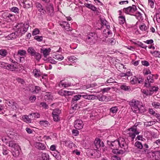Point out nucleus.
Instances as JSON below:
<instances>
[{"instance_id":"nucleus-1","label":"nucleus","mask_w":160,"mask_h":160,"mask_svg":"<svg viewBox=\"0 0 160 160\" xmlns=\"http://www.w3.org/2000/svg\"><path fill=\"white\" fill-rule=\"evenodd\" d=\"M109 147L112 149V152L114 154H122L126 151L128 146L126 143L125 139L122 137L113 141H107Z\"/></svg>"},{"instance_id":"nucleus-2","label":"nucleus","mask_w":160,"mask_h":160,"mask_svg":"<svg viewBox=\"0 0 160 160\" xmlns=\"http://www.w3.org/2000/svg\"><path fill=\"white\" fill-rule=\"evenodd\" d=\"M8 145L11 147V150L12 151V154L13 156L17 157L19 156V151L20 150V147L15 141L9 142Z\"/></svg>"},{"instance_id":"nucleus-3","label":"nucleus","mask_w":160,"mask_h":160,"mask_svg":"<svg viewBox=\"0 0 160 160\" xmlns=\"http://www.w3.org/2000/svg\"><path fill=\"white\" fill-rule=\"evenodd\" d=\"M147 157L148 160H160V150L148 151Z\"/></svg>"},{"instance_id":"nucleus-4","label":"nucleus","mask_w":160,"mask_h":160,"mask_svg":"<svg viewBox=\"0 0 160 160\" xmlns=\"http://www.w3.org/2000/svg\"><path fill=\"white\" fill-rule=\"evenodd\" d=\"M26 53L25 50L20 49L18 51L17 54L14 55V57L17 61L23 62L25 61V57Z\"/></svg>"},{"instance_id":"nucleus-5","label":"nucleus","mask_w":160,"mask_h":160,"mask_svg":"<svg viewBox=\"0 0 160 160\" xmlns=\"http://www.w3.org/2000/svg\"><path fill=\"white\" fill-rule=\"evenodd\" d=\"M98 39V36L96 34L91 32L88 34L86 36V42L90 45H93L97 42Z\"/></svg>"},{"instance_id":"nucleus-6","label":"nucleus","mask_w":160,"mask_h":160,"mask_svg":"<svg viewBox=\"0 0 160 160\" xmlns=\"http://www.w3.org/2000/svg\"><path fill=\"white\" fill-rule=\"evenodd\" d=\"M129 132L128 133L129 136L133 140L136 135L138 134L140 132L137 130V128L135 125L128 129Z\"/></svg>"},{"instance_id":"nucleus-7","label":"nucleus","mask_w":160,"mask_h":160,"mask_svg":"<svg viewBox=\"0 0 160 160\" xmlns=\"http://www.w3.org/2000/svg\"><path fill=\"white\" fill-rule=\"evenodd\" d=\"M139 104V101L136 99H132L130 102L129 104L131 107V109L135 113L138 111V108Z\"/></svg>"},{"instance_id":"nucleus-8","label":"nucleus","mask_w":160,"mask_h":160,"mask_svg":"<svg viewBox=\"0 0 160 160\" xmlns=\"http://www.w3.org/2000/svg\"><path fill=\"white\" fill-rule=\"evenodd\" d=\"M158 76L157 74H151L149 75L147 78V80L145 82V84L146 87L151 86V83H153L154 82L155 79H157Z\"/></svg>"},{"instance_id":"nucleus-9","label":"nucleus","mask_w":160,"mask_h":160,"mask_svg":"<svg viewBox=\"0 0 160 160\" xmlns=\"http://www.w3.org/2000/svg\"><path fill=\"white\" fill-rule=\"evenodd\" d=\"M137 9L136 6L135 5H132V6H129L127 8H124L123 11L127 14L132 15H133V13L136 11Z\"/></svg>"},{"instance_id":"nucleus-10","label":"nucleus","mask_w":160,"mask_h":160,"mask_svg":"<svg viewBox=\"0 0 160 160\" xmlns=\"http://www.w3.org/2000/svg\"><path fill=\"white\" fill-rule=\"evenodd\" d=\"M61 113V111L58 109L57 108L53 110L52 115L54 121L58 122L60 120L59 115Z\"/></svg>"},{"instance_id":"nucleus-11","label":"nucleus","mask_w":160,"mask_h":160,"mask_svg":"<svg viewBox=\"0 0 160 160\" xmlns=\"http://www.w3.org/2000/svg\"><path fill=\"white\" fill-rule=\"evenodd\" d=\"M83 126V124L82 121L80 120H77L74 122V128L78 130L82 129Z\"/></svg>"},{"instance_id":"nucleus-12","label":"nucleus","mask_w":160,"mask_h":160,"mask_svg":"<svg viewBox=\"0 0 160 160\" xmlns=\"http://www.w3.org/2000/svg\"><path fill=\"white\" fill-rule=\"evenodd\" d=\"M59 23L60 26L64 28L66 30L70 31L72 30L70 27V24L65 21H59Z\"/></svg>"},{"instance_id":"nucleus-13","label":"nucleus","mask_w":160,"mask_h":160,"mask_svg":"<svg viewBox=\"0 0 160 160\" xmlns=\"http://www.w3.org/2000/svg\"><path fill=\"white\" fill-rule=\"evenodd\" d=\"M75 85V84L71 83V82H64L63 81H61L59 84V86L61 88H67L72 85Z\"/></svg>"},{"instance_id":"nucleus-14","label":"nucleus","mask_w":160,"mask_h":160,"mask_svg":"<svg viewBox=\"0 0 160 160\" xmlns=\"http://www.w3.org/2000/svg\"><path fill=\"white\" fill-rule=\"evenodd\" d=\"M94 144L97 149H98L101 147L104 146V143L102 142H101L100 139L98 138L96 139L94 142Z\"/></svg>"},{"instance_id":"nucleus-15","label":"nucleus","mask_w":160,"mask_h":160,"mask_svg":"<svg viewBox=\"0 0 160 160\" xmlns=\"http://www.w3.org/2000/svg\"><path fill=\"white\" fill-rule=\"evenodd\" d=\"M106 29H105L103 32V35L105 37H107L108 36H110L111 34H112V33L109 30L110 28V26H107Z\"/></svg>"},{"instance_id":"nucleus-16","label":"nucleus","mask_w":160,"mask_h":160,"mask_svg":"<svg viewBox=\"0 0 160 160\" xmlns=\"http://www.w3.org/2000/svg\"><path fill=\"white\" fill-rule=\"evenodd\" d=\"M82 97L84 98L90 100H94L97 99V97L93 95H88L87 94L85 93V95H82Z\"/></svg>"},{"instance_id":"nucleus-17","label":"nucleus","mask_w":160,"mask_h":160,"mask_svg":"<svg viewBox=\"0 0 160 160\" xmlns=\"http://www.w3.org/2000/svg\"><path fill=\"white\" fill-rule=\"evenodd\" d=\"M29 25L28 24H24L22 27L20 29V32L22 34H24L28 30Z\"/></svg>"},{"instance_id":"nucleus-18","label":"nucleus","mask_w":160,"mask_h":160,"mask_svg":"<svg viewBox=\"0 0 160 160\" xmlns=\"http://www.w3.org/2000/svg\"><path fill=\"white\" fill-rule=\"evenodd\" d=\"M51 49L50 48H42L41 50V52L42 53L43 56L45 57H46L48 55L50 52H51Z\"/></svg>"},{"instance_id":"nucleus-19","label":"nucleus","mask_w":160,"mask_h":160,"mask_svg":"<svg viewBox=\"0 0 160 160\" xmlns=\"http://www.w3.org/2000/svg\"><path fill=\"white\" fill-rule=\"evenodd\" d=\"M47 10L51 16H52L53 15L54 9L52 5L50 4L49 5H48L47 7Z\"/></svg>"},{"instance_id":"nucleus-20","label":"nucleus","mask_w":160,"mask_h":160,"mask_svg":"<svg viewBox=\"0 0 160 160\" xmlns=\"http://www.w3.org/2000/svg\"><path fill=\"white\" fill-rule=\"evenodd\" d=\"M36 6L38 9V10L40 12H42L43 14H45L46 11L44 9L40 3L38 2L36 3Z\"/></svg>"},{"instance_id":"nucleus-21","label":"nucleus","mask_w":160,"mask_h":160,"mask_svg":"<svg viewBox=\"0 0 160 160\" xmlns=\"http://www.w3.org/2000/svg\"><path fill=\"white\" fill-rule=\"evenodd\" d=\"M35 146L38 149L42 150H44L46 148V147L44 144L40 142H36Z\"/></svg>"},{"instance_id":"nucleus-22","label":"nucleus","mask_w":160,"mask_h":160,"mask_svg":"<svg viewBox=\"0 0 160 160\" xmlns=\"http://www.w3.org/2000/svg\"><path fill=\"white\" fill-rule=\"evenodd\" d=\"M84 5L86 7L93 11H97V8L96 7L91 4L85 3Z\"/></svg>"},{"instance_id":"nucleus-23","label":"nucleus","mask_w":160,"mask_h":160,"mask_svg":"<svg viewBox=\"0 0 160 160\" xmlns=\"http://www.w3.org/2000/svg\"><path fill=\"white\" fill-rule=\"evenodd\" d=\"M120 12V16L118 17V21L120 24H123L125 22V19L124 16L121 15V11H119Z\"/></svg>"},{"instance_id":"nucleus-24","label":"nucleus","mask_w":160,"mask_h":160,"mask_svg":"<svg viewBox=\"0 0 160 160\" xmlns=\"http://www.w3.org/2000/svg\"><path fill=\"white\" fill-rule=\"evenodd\" d=\"M32 73L36 78L40 77L41 74L40 70L36 69L33 70Z\"/></svg>"},{"instance_id":"nucleus-25","label":"nucleus","mask_w":160,"mask_h":160,"mask_svg":"<svg viewBox=\"0 0 160 160\" xmlns=\"http://www.w3.org/2000/svg\"><path fill=\"white\" fill-rule=\"evenodd\" d=\"M120 88L121 89L126 91L129 92L131 90V88L130 86H127L125 84L122 85L120 86Z\"/></svg>"},{"instance_id":"nucleus-26","label":"nucleus","mask_w":160,"mask_h":160,"mask_svg":"<svg viewBox=\"0 0 160 160\" xmlns=\"http://www.w3.org/2000/svg\"><path fill=\"white\" fill-rule=\"evenodd\" d=\"M138 111L137 112H135V113H138L139 112L143 113L145 112L146 111L145 107L142 105H141L140 107H138Z\"/></svg>"},{"instance_id":"nucleus-27","label":"nucleus","mask_w":160,"mask_h":160,"mask_svg":"<svg viewBox=\"0 0 160 160\" xmlns=\"http://www.w3.org/2000/svg\"><path fill=\"white\" fill-rule=\"evenodd\" d=\"M32 56H33L36 60L38 61L40 60L41 58V55L40 53L36 51L34 52V53Z\"/></svg>"},{"instance_id":"nucleus-28","label":"nucleus","mask_w":160,"mask_h":160,"mask_svg":"<svg viewBox=\"0 0 160 160\" xmlns=\"http://www.w3.org/2000/svg\"><path fill=\"white\" fill-rule=\"evenodd\" d=\"M138 78L135 76H133L130 78V82L132 84H135L138 82Z\"/></svg>"},{"instance_id":"nucleus-29","label":"nucleus","mask_w":160,"mask_h":160,"mask_svg":"<svg viewBox=\"0 0 160 160\" xmlns=\"http://www.w3.org/2000/svg\"><path fill=\"white\" fill-rule=\"evenodd\" d=\"M116 42V40L113 38H111L108 39L106 40V42L108 44H111V45H114Z\"/></svg>"},{"instance_id":"nucleus-30","label":"nucleus","mask_w":160,"mask_h":160,"mask_svg":"<svg viewBox=\"0 0 160 160\" xmlns=\"http://www.w3.org/2000/svg\"><path fill=\"white\" fill-rule=\"evenodd\" d=\"M29 116L24 115L22 117V118L25 122L28 123H31V120L30 118H29Z\"/></svg>"},{"instance_id":"nucleus-31","label":"nucleus","mask_w":160,"mask_h":160,"mask_svg":"<svg viewBox=\"0 0 160 160\" xmlns=\"http://www.w3.org/2000/svg\"><path fill=\"white\" fill-rule=\"evenodd\" d=\"M81 97H82V95L79 94L74 96L72 99V102H73L74 103H75V102L79 100Z\"/></svg>"},{"instance_id":"nucleus-32","label":"nucleus","mask_w":160,"mask_h":160,"mask_svg":"<svg viewBox=\"0 0 160 160\" xmlns=\"http://www.w3.org/2000/svg\"><path fill=\"white\" fill-rule=\"evenodd\" d=\"M156 123V122L155 121H150L149 122H145L144 123V125L146 127H149L155 124Z\"/></svg>"},{"instance_id":"nucleus-33","label":"nucleus","mask_w":160,"mask_h":160,"mask_svg":"<svg viewBox=\"0 0 160 160\" xmlns=\"http://www.w3.org/2000/svg\"><path fill=\"white\" fill-rule=\"evenodd\" d=\"M44 98L46 100H52L53 97L50 93L47 92L45 95Z\"/></svg>"},{"instance_id":"nucleus-34","label":"nucleus","mask_w":160,"mask_h":160,"mask_svg":"<svg viewBox=\"0 0 160 160\" xmlns=\"http://www.w3.org/2000/svg\"><path fill=\"white\" fill-rule=\"evenodd\" d=\"M56 152H53L52 154L57 160H59L61 159V157L59 153L57 151H56Z\"/></svg>"},{"instance_id":"nucleus-35","label":"nucleus","mask_w":160,"mask_h":160,"mask_svg":"<svg viewBox=\"0 0 160 160\" xmlns=\"http://www.w3.org/2000/svg\"><path fill=\"white\" fill-rule=\"evenodd\" d=\"M100 22L102 25V26H105L106 27H107V26H109L108 25V22L107 21L103 18H101L100 19Z\"/></svg>"},{"instance_id":"nucleus-36","label":"nucleus","mask_w":160,"mask_h":160,"mask_svg":"<svg viewBox=\"0 0 160 160\" xmlns=\"http://www.w3.org/2000/svg\"><path fill=\"white\" fill-rule=\"evenodd\" d=\"M135 146L137 148L141 149L143 148L142 143L139 141H137L135 143Z\"/></svg>"},{"instance_id":"nucleus-37","label":"nucleus","mask_w":160,"mask_h":160,"mask_svg":"<svg viewBox=\"0 0 160 160\" xmlns=\"http://www.w3.org/2000/svg\"><path fill=\"white\" fill-rule=\"evenodd\" d=\"M39 123L42 126H44V127H47L49 125V123L48 122L45 120L40 121Z\"/></svg>"},{"instance_id":"nucleus-38","label":"nucleus","mask_w":160,"mask_h":160,"mask_svg":"<svg viewBox=\"0 0 160 160\" xmlns=\"http://www.w3.org/2000/svg\"><path fill=\"white\" fill-rule=\"evenodd\" d=\"M8 54L7 51L4 49L0 50V55L3 57H5Z\"/></svg>"},{"instance_id":"nucleus-39","label":"nucleus","mask_w":160,"mask_h":160,"mask_svg":"<svg viewBox=\"0 0 160 160\" xmlns=\"http://www.w3.org/2000/svg\"><path fill=\"white\" fill-rule=\"evenodd\" d=\"M18 32H13L8 35V38H10L11 39H14L16 38L17 36Z\"/></svg>"},{"instance_id":"nucleus-40","label":"nucleus","mask_w":160,"mask_h":160,"mask_svg":"<svg viewBox=\"0 0 160 160\" xmlns=\"http://www.w3.org/2000/svg\"><path fill=\"white\" fill-rule=\"evenodd\" d=\"M27 51L28 53H29L31 56L34 53V52H36L33 48L31 47H29L28 48Z\"/></svg>"},{"instance_id":"nucleus-41","label":"nucleus","mask_w":160,"mask_h":160,"mask_svg":"<svg viewBox=\"0 0 160 160\" xmlns=\"http://www.w3.org/2000/svg\"><path fill=\"white\" fill-rule=\"evenodd\" d=\"M134 44L144 49H146L147 47L146 45L141 42H135Z\"/></svg>"},{"instance_id":"nucleus-42","label":"nucleus","mask_w":160,"mask_h":160,"mask_svg":"<svg viewBox=\"0 0 160 160\" xmlns=\"http://www.w3.org/2000/svg\"><path fill=\"white\" fill-rule=\"evenodd\" d=\"M6 69L13 71L15 69L14 66L13 64H8L7 63Z\"/></svg>"},{"instance_id":"nucleus-43","label":"nucleus","mask_w":160,"mask_h":160,"mask_svg":"<svg viewBox=\"0 0 160 160\" xmlns=\"http://www.w3.org/2000/svg\"><path fill=\"white\" fill-rule=\"evenodd\" d=\"M152 105L153 107L156 108H160V103L158 102H152Z\"/></svg>"},{"instance_id":"nucleus-44","label":"nucleus","mask_w":160,"mask_h":160,"mask_svg":"<svg viewBox=\"0 0 160 160\" xmlns=\"http://www.w3.org/2000/svg\"><path fill=\"white\" fill-rule=\"evenodd\" d=\"M139 28L142 31H147L148 28L145 24H143L139 26Z\"/></svg>"},{"instance_id":"nucleus-45","label":"nucleus","mask_w":160,"mask_h":160,"mask_svg":"<svg viewBox=\"0 0 160 160\" xmlns=\"http://www.w3.org/2000/svg\"><path fill=\"white\" fill-rule=\"evenodd\" d=\"M42 160H48L49 156L46 153H43L42 154Z\"/></svg>"},{"instance_id":"nucleus-46","label":"nucleus","mask_w":160,"mask_h":160,"mask_svg":"<svg viewBox=\"0 0 160 160\" xmlns=\"http://www.w3.org/2000/svg\"><path fill=\"white\" fill-rule=\"evenodd\" d=\"M54 58L58 61H61L64 58V57L61 55L58 54L55 56Z\"/></svg>"},{"instance_id":"nucleus-47","label":"nucleus","mask_w":160,"mask_h":160,"mask_svg":"<svg viewBox=\"0 0 160 160\" xmlns=\"http://www.w3.org/2000/svg\"><path fill=\"white\" fill-rule=\"evenodd\" d=\"M64 142L65 146L69 147L72 146V144H73L72 142L70 140L65 141Z\"/></svg>"},{"instance_id":"nucleus-48","label":"nucleus","mask_w":160,"mask_h":160,"mask_svg":"<svg viewBox=\"0 0 160 160\" xmlns=\"http://www.w3.org/2000/svg\"><path fill=\"white\" fill-rule=\"evenodd\" d=\"M33 116L34 118H39L40 117V114L37 112H34L33 113H31V114H30L29 115V116L31 118V116Z\"/></svg>"},{"instance_id":"nucleus-49","label":"nucleus","mask_w":160,"mask_h":160,"mask_svg":"<svg viewBox=\"0 0 160 160\" xmlns=\"http://www.w3.org/2000/svg\"><path fill=\"white\" fill-rule=\"evenodd\" d=\"M10 10L12 12H13L16 13L17 14L19 13V9L18 8L16 7H13L12 8H11Z\"/></svg>"},{"instance_id":"nucleus-50","label":"nucleus","mask_w":160,"mask_h":160,"mask_svg":"<svg viewBox=\"0 0 160 160\" xmlns=\"http://www.w3.org/2000/svg\"><path fill=\"white\" fill-rule=\"evenodd\" d=\"M141 91L142 93L145 94L146 96L150 95L152 93L150 91H149L148 90H147L144 89L142 90Z\"/></svg>"},{"instance_id":"nucleus-51","label":"nucleus","mask_w":160,"mask_h":160,"mask_svg":"<svg viewBox=\"0 0 160 160\" xmlns=\"http://www.w3.org/2000/svg\"><path fill=\"white\" fill-rule=\"evenodd\" d=\"M68 60L71 62H75L77 61V58L74 56H70L67 58Z\"/></svg>"},{"instance_id":"nucleus-52","label":"nucleus","mask_w":160,"mask_h":160,"mask_svg":"<svg viewBox=\"0 0 160 160\" xmlns=\"http://www.w3.org/2000/svg\"><path fill=\"white\" fill-rule=\"evenodd\" d=\"M118 111V108L116 107H114L111 108L110 109V112L112 113H116Z\"/></svg>"},{"instance_id":"nucleus-53","label":"nucleus","mask_w":160,"mask_h":160,"mask_svg":"<svg viewBox=\"0 0 160 160\" xmlns=\"http://www.w3.org/2000/svg\"><path fill=\"white\" fill-rule=\"evenodd\" d=\"M14 16V15L9 13H7V18H8L10 20H12L13 19Z\"/></svg>"},{"instance_id":"nucleus-54","label":"nucleus","mask_w":160,"mask_h":160,"mask_svg":"<svg viewBox=\"0 0 160 160\" xmlns=\"http://www.w3.org/2000/svg\"><path fill=\"white\" fill-rule=\"evenodd\" d=\"M58 94H59L61 96H66V91L61 90L58 92Z\"/></svg>"},{"instance_id":"nucleus-55","label":"nucleus","mask_w":160,"mask_h":160,"mask_svg":"<svg viewBox=\"0 0 160 160\" xmlns=\"http://www.w3.org/2000/svg\"><path fill=\"white\" fill-rule=\"evenodd\" d=\"M148 5L152 8L154 7V2L152 0H148Z\"/></svg>"},{"instance_id":"nucleus-56","label":"nucleus","mask_w":160,"mask_h":160,"mask_svg":"<svg viewBox=\"0 0 160 160\" xmlns=\"http://www.w3.org/2000/svg\"><path fill=\"white\" fill-rule=\"evenodd\" d=\"M13 102L12 100H5V103L7 104L9 106L11 107L13 104Z\"/></svg>"},{"instance_id":"nucleus-57","label":"nucleus","mask_w":160,"mask_h":160,"mask_svg":"<svg viewBox=\"0 0 160 160\" xmlns=\"http://www.w3.org/2000/svg\"><path fill=\"white\" fill-rule=\"evenodd\" d=\"M39 30L38 28L35 29L32 32V35L33 36L39 33Z\"/></svg>"},{"instance_id":"nucleus-58","label":"nucleus","mask_w":160,"mask_h":160,"mask_svg":"<svg viewBox=\"0 0 160 160\" xmlns=\"http://www.w3.org/2000/svg\"><path fill=\"white\" fill-rule=\"evenodd\" d=\"M34 38L38 42H41L42 40V36H36L34 37Z\"/></svg>"},{"instance_id":"nucleus-59","label":"nucleus","mask_w":160,"mask_h":160,"mask_svg":"<svg viewBox=\"0 0 160 160\" xmlns=\"http://www.w3.org/2000/svg\"><path fill=\"white\" fill-rule=\"evenodd\" d=\"M40 90V88L39 87L35 86V89L32 92L33 93H37Z\"/></svg>"},{"instance_id":"nucleus-60","label":"nucleus","mask_w":160,"mask_h":160,"mask_svg":"<svg viewBox=\"0 0 160 160\" xmlns=\"http://www.w3.org/2000/svg\"><path fill=\"white\" fill-rule=\"evenodd\" d=\"M135 16L139 20L141 18L142 14L140 12H138L136 14Z\"/></svg>"},{"instance_id":"nucleus-61","label":"nucleus","mask_w":160,"mask_h":160,"mask_svg":"<svg viewBox=\"0 0 160 160\" xmlns=\"http://www.w3.org/2000/svg\"><path fill=\"white\" fill-rule=\"evenodd\" d=\"M116 82L115 81V80L113 79L112 78H110L109 79H108L106 82H105V83L106 84L107 83H115Z\"/></svg>"},{"instance_id":"nucleus-62","label":"nucleus","mask_w":160,"mask_h":160,"mask_svg":"<svg viewBox=\"0 0 160 160\" xmlns=\"http://www.w3.org/2000/svg\"><path fill=\"white\" fill-rule=\"evenodd\" d=\"M154 55L157 57L160 58V52L158 51H155L153 52Z\"/></svg>"},{"instance_id":"nucleus-63","label":"nucleus","mask_w":160,"mask_h":160,"mask_svg":"<svg viewBox=\"0 0 160 160\" xmlns=\"http://www.w3.org/2000/svg\"><path fill=\"white\" fill-rule=\"evenodd\" d=\"M112 160H121V158L116 155H114L112 156Z\"/></svg>"},{"instance_id":"nucleus-64","label":"nucleus","mask_w":160,"mask_h":160,"mask_svg":"<svg viewBox=\"0 0 160 160\" xmlns=\"http://www.w3.org/2000/svg\"><path fill=\"white\" fill-rule=\"evenodd\" d=\"M156 18L157 21L158 22H160V14H157L156 15Z\"/></svg>"}]
</instances>
